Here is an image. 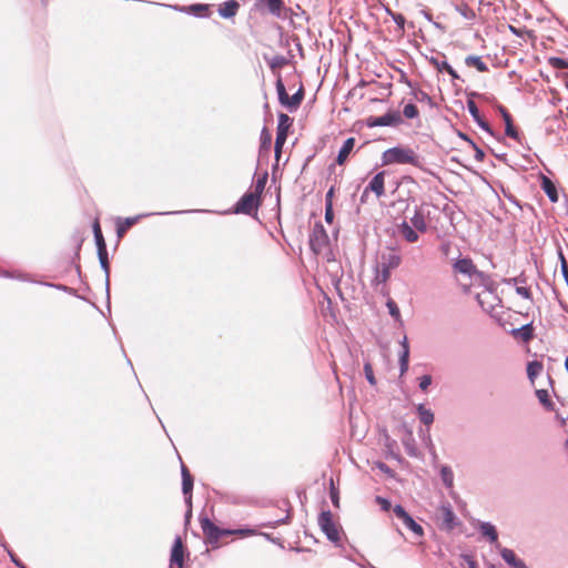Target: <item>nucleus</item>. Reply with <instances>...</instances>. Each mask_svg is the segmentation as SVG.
I'll use <instances>...</instances> for the list:
<instances>
[{
  "label": "nucleus",
  "instance_id": "69168bd1",
  "mask_svg": "<svg viewBox=\"0 0 568 568\" xmlns=\"http://www.w3.org/2000/svg\"><path fill=\"white\" fill-rule=\"evenodd\" d=\"M400 346H402L400 353H406L407 356H409V345H408L407 336L403 337V339L400 341Z\"/></svg>",
  "mask_w": 568,
  "mask_h": 568
},
{
  "label": "nucleus",
  "instance_id": "774afa93",
  "mask_svg": "<svg viewBox=\"0 0 568 568\" xmlns=\"http://www.w3.org/2000/svg\"><path fill=\"white\" fill-rule=\"evenodd\" d=\"M333 194H334V187H331L325 195V204H327V203L333 204V201H332Z\"/></svg>",
  "mask_w": 568,
  "mask_h": 568
},
{
  "label": "nucleus",
  "instance_id": "4c0bfd02",
  "mask_svg": "<svg viewBox=\"0 0 568 568\" xmlns=\"http://www.w3.org/2000/svg\"><path fill=\"white\" fill-rule=\"evenodd\" d=\"M387 13L392 17L393 21L396 23L398 30L400 32H404V29H405V22H406V19L405 17L402 14V13H396V12H393L390 11L389 9H387Z\"/></svg>",
  "mask_w": 568,
  "mask_h": 568
},
{
  "label": "nucleus",
  "instance_id": "8fccbe9b",
  "mask_svg": "<svg viewBox=\"0 0 568 568\" xmlns=\"http://www.w3.org/2000/svg\"><path fill=\"white\" fill-rule=\"evenodd\" d=\"M383 438L385 447L389 453H392L393 448L396 446V442L390 438L386 429L383 430Z\"/></svg>",
  "mask_w": 568,
  "mask_h": 568
},
{
  "label": "nucleus",
  "instance_id": "e2e57ef3",
  "mask_svg": "<svg viewBox=\"0 0 568 568\" xmlns=\"http://www.w3.org/2000/svg\"><path fill=\"white\" fill-rule=\"evenodd\" d=\"M463 559L467 565L466 568H477V564L471 556L463 555Z\"/></svg>",
  "mask_w": 568,
  "mask_h": 568
},
{
  "label": "nucleus",
  "instance_id": "393cba45",
  "mask_svg": "<svg viewBox=\"0 0 568 568\" xmlns=\"http://www.w3.org/2000/svg\"><path fill=\"white\" fill-rule=\"evenodd\" d=\"M398 232L408 243H415L418 241V231L410 226L406 221L398 225Z\"/></svg>",
  "mask_w": 568,
  "mask_h": 568
},
{
  "label": "nucleus",
  "instance_id": "6e6552de",
  "mask_svg": "<svg viewBox=\"0 0 568 568\" xmlns=\"http://www.w3.org/2000/svg\"><path fill=\"white\" fill-rule=\"evenodd\" d=\"M293 123V119L285 113L278 114L277 132L275 139V155L278 159L282 148L286 142L288 129Z\"/></svg>",
  "mask_w": 568,
  "mask_h": 568
},
{
  "label": "nucleus",
  "instance_id": "ddd939ff",
  "mask_svg": "<svg viewBox=\"0 0 568 568\" xmlns=\"http://www.w3.org/2000/svg\"><path fill=\"white\" fill-rule=\"evenodd\" d=\"M181 475H182V493L184 495V499L189 509L186 511V519L192 514V490H193V477L190 474L187 467L182 464L181 466Z\"/></svg>",
  "mask_w": 568,
  "mask_h": 568
},
{
  "label": "nucleus",
  "instance_id": "4d7b16f0",
  "mask_svg": "<svg viewBox=\"0 0 568 568\" xmlns=\"http://www.w3.org/2000/svg\"><path fill=\"white\" fill-rule=\"evenodd\" d=\"M376 503L381 506V508L383 510H389L390 507H392V504L388 499L384 498V497H381V496H377L376 497Z\"/></svg>",
  "mask_w": 568,
  "mask_h": 568
},
{
  "label": "nucleus",
  "instance_id": "a211bd4d",
  "mask_svg": "<svg viewBox=\"0 0 568 568\" xmlns=\"http://www.w3.org/2000/svg\"><path fill=\"white\" fill-rule=\"evenodd\" d=\"M443 525L447 530H453L460 523L453 511L450 504H443L440 507Z\"/></svg>",
  "mask_w": 568,
  "mask_h": 568
},
{
  "label": "nucleus",
  "instance_id": "7ed1b4c3",
  "mask_svg": "<svg viewBox=\"0 0 568 568\" xmlns=\"http://www.w3.org/2000/svg\"><path fill=\"white\" fill-rule=\"evenodd\" d=\"M275 87L277 91L278 101L283 106L287 108L290 111H294L301 105L304 99L303 87H301L292 97H290L286 92L281 74H278V78L275 82Z\"/></svg>",
  "mask_w": 568,
  "mask_h": 568
},
{
  "label": "nucleus",
  "instance_id": "79ce46f5",
  "mask_svg": "<svg viewBox=\"0 0 568 568\" xmlns=\"http://www.w3.org/2000/svg\"><path fill=\"white\" fill-rule=\"evenodd\" d=\"M403 114L407 119H414L418 115V109L415 104L408 103L404 106Z\"/></svg>",
  "mask_w": 568,
  "mask_h": 568
},
{
  "label": "nucleus",
  "instance_id": "ea45409f",
  "mask_svg": "<svg viewBox=\"0 0 568 568\" xmlns=\"http://www.w3.org/2000/svg\"><path fill=\"white\" fill-rule=\"evenodd\" d=\"M266 181H267V173L265 172L262 176H260L257 179V181H256V183L254 185L253 193L261 197V195H262V193L264 191Z\"/></svg>",
  "mask_w": 568,
  "mask_h": 568
},
{
  "label": "nucleus",
  "instance_id": "9b49d317",
  "mask_svg": "<svg viewBox=\"0 0 568 568\" xmlns=\"http://www.w3.org/2000/svg\"><path fill=\"white\" fill-rule=\"evenodd\" d=\"M453 271L468 276L469 278H484V272L477 270L476 265L469 257L458 258L453 263Z\"/></svg>",
  "mask_w": 568,
  "mask_h": 568
},
{
  "label": "nucleus",
  "instance_id": "f704fd0d",
  "mask_svg": "<svg viewBox=\"0 0 568 568\" xmlns=\"http://www.w3.org/2000/svg\"><path fill=\"white\" fill-rule=\"evenodd\" d=\"M265 6L267 7L268 11L276 17L281 16L283 1L282 0H265Z\"/></svg>",
  "mask_w": 568,
  "mask_h": 568
},
{
  "label": "nucleus",
  "instance_id": "cd10ccee",
  "mask_svg": "<svg viewBox=\"0 0 568 568\" xmlns=\"http://www.w3.org/2000/svg\"><path fill=\"white\" fill-rule=\"evenodd\" d=\"M99 262L101 265V268L104 271L105 274V288L106 293L109 294L110 288V264H109V257H108V251L98 252Z\"/></svg>",
  "mask_w": 568,
  "mask_h": 568
},
{
  "label": "nucleus",
  "instance_id": "b1692460",
  "mask_svg": "<svg viewBox=\"0 0 568 568\" xmlns=\"http://www.w3.org/2000/svg\"><path fill=\"white\" fill-rule=\"evenodd\" d=\"M240 8V4L236 0L225 1L219 8V14L224 19L233 18Z\"/></svg>",
  "mask_w": 568,
  "mask_h": 568
},
{
  "label": "nucleus",
  "instance_id": "13d9d810",
  "mask_svg": "<svg viewBox=\"0 0 568 568\" xmlns=\"http://www.w3.org/2000/svg\"><path fill=\"white\" fill-rule=\"evenodd\" d=\"M334 219L333 204H325V221L332 223Z\"/></svg>",
  "mask_w": 568,
  "mask_h": 568
},
{
  "label": "nucleus",
  "instance_id": "6ab92c4d",
  "mask_svg": "<svg viewBox=\"0 0 568 568\" xmlns=\"http://www.w3.org/2000/svg\"><path fill=\"white\" fill-rule=\"evenodd\" d=\"M479 531L480 534L487 538L490 544H494L496 548L500 549V545L498 544V532L496 527L488 521L479 523Z\"/></svg>",
  "mask_w": 568,
  "mask_h": 568
},
{
  "label": "nucleus",
  "instance_id": "5fc2aeb1",
  "mask_svg": "<svg viewBox=\"0 0 568 568\" xmlns=\"http://www.w3.org/2000/svg\"><path fill=\"white\" fill-rule=\"evenodd\" d=\"M375 465H376V468H378L382 473L388 475L389 477L394 476V470L388 465H386L385 463L376 462Z\"/></svg>",
  "mask_w": 568,
  "mask_h": 568
},
{
  "label": "nucleus",
  "instance_id": "c756f323",
  "mask_svg": "<svg viewBox=\"0 0 568 568\" xmlns=\"http://www.w3.org/2000/svg\"><path fill=\"white\" fill-rule=\"evenodd\" d=\"M465 64L469 68H476L479 72L488 71V65L478 55H467L465 58Z\"/></svg>",
  "mask_w": 568,
  "mask_h": 568
},
{
  "label": "nucleus",
  "instance_id": "a878e982",
  "mask_svg": "<svg viewBox=\"0 0 568 568\" xmlns=\"http://www.w3.org/2000/svg\"><path fill=\"white\" fill-rule=\"evenodd\" d=\"M510 334L514 336V337H520V339L523 342H529L534 337V327H532V323H529V324H525L523 325L521 327H518V328H513L510 331Z\"/></svg>",
  "mask_w": 568,
  "mask_h": 568
},
{
  "label": "nucleus",
  "instance_id": "473e14b6",
  "mask_svg": "<svg viewBox=\"0 0 568 568\" xmlns=\"http://www.w3.org/2000/svg\"><path fill=\"white\" fill-rule=\"evenodd\" d=\"M440 478L446 488L454 486V473L449 466H442Z\"/></svg>",
  "mask_w": 568,
  "mask_h": 568
},
{
  "label": "nucleus",
  "instance_id": "20e7f679",
  "mask_svg": "<svg viewBox=\"0 0 568 568\" xmlns=\"http://www.w3.org/2000/svg\"><path fill=\"white\" fill-rule=\"evenodd\" d=\"M201 528L205 535L206 542L213 547L217 546L221 538L233 535L232 529L220 528L207 517L201 519Z\"/></svg>",
  "mask_w": 568,
  "mask_h": 568
},
{
  "label": "nucleus",
  "instance_id": "423d86ee",
  "mask_svg": "<svg viewBox=\"0 0 568 568\" xmlns=\"http://www.w3.org/2000/svg\"><path fill=\"white\" fill-rule=\"evenodd\" d=\"M260 205L261 197L253 192H246L236 202L233 213L251 215L257 211Z\"/></svg>",
  "mask_w": 568,
  "mask_h": 568
},
{
  "label": "nucleus",
  "instance_id": "338daca9",
  "mask_svg": "<svg viewBox=\"0 0 568 568\" xmlns=\"http://www.w3.org/2000/svg\"><path fill=\"white\" fill-rule=\"evenodd\" d=\"M43 285L50 286V287H54V288H57L59 291H63V292H69L70 291V288L68 286L63 285V284H53V283L45 282V283H43Z\"/></svg>",
  "mask_w": 568,
  "mask_h": 568
},
{
  "label": "nucleus",
  "instance_id": "f8f14e48",
  "mask_svg": "<svg viewBox=\"0 0 568 568\" xmlns=\"http://www.w3.org/2000/svg\"><path fill=\"white\" fill-rule=\"evenodd\" d=\"M328 243V235L326 230L321 223H316L310 234V246L311 250L318 254Z\"/></svg>",
  "mask_w": 568,
  "mask_h": 568
},
{
  "label": "nucleus",
  "instance_id": "603ef678",
  "mask_svg": "<svg viewBox=\"0 0 568 568\" xmlns=\"http://www.w3.org/2000/svg\"><path fill=\"white\" fill-rule=\"evenodd\" d=\"M291 520V515L287 514L284 518H281V519H277L275 521H272V523H267V524H263V526L265 527H271V528H275L280 525H286L288 524Z\"/></svg>",
  "mask_w": 568,
  "mask_h": 568
},
{
  "label": "nucleus",
  "instance_id": "680f3d73",
  "mask_svg": "<svg viewBox=\"0 0 568 568\" xmlns=\"http://www.w3.org/2000/svg\"><path fill=\"white\" fill-rule=\"evenodd\" d=\"M445 72H447L453 80H459L458 73L454 70V68L449 63H444Z\"/></svg>",
  "mask_w": 568,
  "mask_h": 568
},
{
  "label": "nucleus",
  "instance_id": "de8ad7c7",
  "mask_svg": "<svg viewBox=\"0 0 568 568\" xmlns=\"http://www.w3.org/2000/svg\"><path fill=\"white\" fill-rule=\"evenodd\" d=\"M457 10L467 20H473L476 17L475 11L468 6L458 7Z\"/></svg>",
  "mask_w": 568,
  "mask_h": 568
},
{
  "label": "nucleus",
  "instance_id": "c03bdc74",
  "mask_svg": "<svg viewBox=\"0 0 568 568\" xmlns=\"http://www.w3.org/2000/svg\"><path fill=\"white\" fill-rule=\"evenodd\" d=\"M413 95L419 102H426L428 104L432 103L430 95L427 92L423 91L422 89L414 90Z\"/></svg>",
  "mask_w": 568,
  "mask_h": 568
},
{
  "label": "nucleus",
  "instance_id": "c9c22d12",
  "mask_svg": "<svg viewBox=\"0 0 568 568\" xmlns=\"http://www.w3.org/2000/svg\"><path fill=\"white\" fill-rule=\"evenodd\" d=\"M271 144H272V135L266 128H263V130L261 132V146H260L261 152L270 151Z\"/></svg>",
  "mask_w": 568,
  "mask_h": 568
},
{
  "label": "nucleus",
  "instance_id": "1a4fd4ad",
  "mask_svg": "<svg viewBox=\"0 0 568 568\" xmlns=\"http://www.w3.org/2000/svg\"><path fill=\"white\" fill-rule=\"evenodd\" d=\"M393 513L402 524L409 529L416 537L420 538L424 535L423 527L406 511L402 505H396Z\"/></svg>",
  "mask_w": 568,
  "mask_h": 568
},
{
  "label": "nucleus",
  "instance_id": "0e129e2a",
  "mask_svg": "<svg viewBox=\"0 0 568 568\" xmlns=\"http://www.w3.org/2000/svg\"><path fill=\"white\" fill-rule=\"evenodd\" d=\"M8 554L11 558V561L19 568H27L22 562L21 560L16 556V554L11 550H8Z\"/></svg>",
  "mask_w": 568,
  "mask_h": 568
},
{
  "label": "nucleus",
  "instance_id": "e433bc0d",
  "mask_svg": "<svg viewBox=\"0 0 568 568\" xmlns=\"http://www.w3.org/2000/svg\"><path fill=\"white\" fill-rule=\"evenodd\" d=\"M542 371L541 363L537 361L529 362L527 365V375L532 381Z\"/></svg>",
  "mask_w": 568,
  "mask_h": 568
},
{
  "label": "nucleus",
  "instance_id": "72a5a7b5",
  "mask_svg": "<svg viewBox=\"0 0 568 568\" xmlns=\"http://www.w3.org/2000/svg\"><path fill=\"white\" fill-rule=\"evenodd\" d=\"M210 7L209 4L195 3L191 4L187 8V12L194 14L195 17H206L209 14Z\"/></svg>",
  "mask_w": 568,
  "mask_h": 568
},
{
  "label": "nucleus",
  "instance_id": "49530a36",
  "mask_svg": "<svg viewBox=\"0 0 568 568\" xmlns=\"http://www.w3.org/2000/svg\"><path fill=\"white\" fill-rule=\"evenodd\" d=\"M386 306H387L388 312H389L392 317H394L395 320H399L400 318L399 308H398L397 304L393 300H388L387 303H386Z\"/></svg>",
  "mask_w": 568,
  "mask_h": 568
},
{
  "label": "nucleus",
  "instance_id": "0eeeda50",
  "mask_svg": "<svg viewBox=\"0 0 568 568\" xmlns=\"http://www.w3.org/2000/svg\"><path fill=\"white\" fill-rule=\"evenodd\" d=\"M403 122V118L399 111H388L384 115L381 116H368L365 119V124L367 128L375 126H396Z\"/></svg>",
  "mask_w": 568,
  "mask_h": 568
},
{
  "label": "nucleus",
  "instance_id": "412c9836",
  "mask_svg": "<svg viewBox=\"0 0 568 568\" xmlns=\"http://www.w3.org/2000/svg\"><path fill=\"white\" fill-rule=\"evenodd\" d=\"M355 143H356V140L354 138H348L344 141L342 148L338 151L337 158H336V163L338 165H343L347 161L349 154L352 153V151L355 146Z\"/></svg>",
  "mask_w": 568,
  "mask_h": 568
},
{
  "label": "nucleus",
  "instance_id": "052dcab7",
  "mask_svg": "<svg viewBox=\"0 0 568 568\" xmlns=\"http://www.w3.org/2000/svg\"><path fill=\"white\" fill-rule=\"evenodd\" d=\"M331 484H332V488H331V499H332V503L335 507H338L339 506V497H338V491L334 488L333 486V480H331Z\"/></svg>",
  "mask_w": 568,
  "mask_h": 568
},
{
  "label": "nucleus",
  "instance_id": "58836bf2",
  "mask_svg": "<svg viewBox=\"0 0 568 568\" xmlns=\"http://www.w3.org/2000/svg\"><path fill=\"white\" fill-rule=\"evenodd\" d=\"M548 63L554 68L558 70H564L568 68V60L559 58V57H550L548 59Z\"/></svg>",
  "mask_w": 568,
  "mask_h": 568
},
{
  "label": "nucleus",
  "instance_id": "7c9ffc66",
  "mask_svg": "<svg viewBox=\"0 0 568 568\" xmlns=\"http://www.w3.org/2000/svg\"><path fill=\"white\" fill-rule=\"evenodd\" d=\"M93 234H94L97 251L98 252L108 251L106 250V243L104 241V237H103V234H102V231H101L99 222H95L93 224Z\"/></svg>",
  "mask_w": 568,
  "mask_h": 568
},
{
  "label": "nucleus",
  "instance_id": "f3484780",
  "mask_svg": "<svg viewBox=\"0 0 568 568\" xmlns=\"http://www.w3.org/2000/svg\"><path fill=\"white\" fill-rule=\"evenodd\" d=\"M467 109H468V112L470 113V115L473 116V119L475 120V122L484 131H486L490 135H494L491 126L489 125V123L486 120L483 119V116L479 113V109H478L477 104L475 103V101L473 99H468L467 100Z\"/></svg>",
  "mask_w": 568,
  "mask_h": 568
},
{
  "label": "nucleus",
  "instance_id": "a18cd8bd",
  "mask_svg": "<svg viewBox=\"0 0 568 568\" xmlns=\"http://www.w3.org/2000/svg\"><path fill=\"white\" fill-rule=\"evenodd\" d=\"M399 372L400 375H404L408 371L409 366V356L406 353H399Z\"/></svg>",
  "mask_w": 568,
  "mask_h": 568
},
{
  "label": "nucleus",
  "instance_id": "aec40b11",
  "mask_svg": "<svg viewBox=\"0 0 568 568\" xmlns=\"http://www.w3.org/2000/svg\"><path fill=\"white\" fill-rule=\"evenodd\" d=\"M410 223L418 232L424 233L427 231L426 215L422 207H415L414 215L410 217Z\"/></svg>",
  "mask_w": 568,
  "mask_h": 568
},
{
  "label": "nucleus",
  "instance_id": "a19ab883",
  "mask_svg": "<svg viewBox=\"0 0 568 568\" xmlns=\"http://www.w3.org/2000/svg\"><path fill=\"white\" fill-rule=\"evenodd\" d=\"M364 374H365V378L367 379V382L372 386H375L377 382H376V378L374 376L372 364L369 362H366L364 364Z\"/></svg>",
  "mask_w": 568,
  "mask_h": 568
},
{
  "label": "nucleus",
  "instance_id": "2f4dec72",
  "mask_svg": "<svg viewBox=\"0 0 568 568\" xmlns=\"http://www.w3.org/2000/svg\"><path fill=\"white\" fill-rule=\"evenodd\" d=\"M536 395L540 402V404L548 410L554 412L555 410V404L549 398V394L546 389H538L536 390Z\"/></svg>",
  "mask_w": 568,
  "mask_h": 568
},
{
  "label": "nucleus",
  "instance_id": "9d476101",
  "mask_svg": "<svg viewBox=\"0 0 568 568\" xmlns=\"http://www.w3.org/2000/svg\"><path fill=\"white\" fill-rule=\"evenodd\" d=\"M195 212H202L201 210H181V211H174V212H160V213H148V214H140L136 216L125 217L124 220H120L116 226L118 235H123L130 227H132L141 217L144 216H151V215H166V214H187V213H195Z\"/></svg>",
  "mask_w": 568,
  "mask_h": 568
},
{
  "label": "nucleus",
  "instance_id": "dca6fc26",
  "mask_svg": "<svg viewBox=\"0 0 568 568\" xmlns=\"http://www.w3.org/2000/svg\"><path fill=\"white\" fill-rule=\"evenodd\" d=\"M384 179V171L375 174L373 179L369 181L368 185L365 187L364 194H367L368 192H374L377 197L383 196L385 194Z\"/></svg>",
  "mask_w": 568,
  "mask_h": 568
},
{
  "label": "nucleus",
  "instance_id": "c85d7f7f",
  "mask_svg": "<svg viewBox=\"0 0 568 568\" xmlns=\"http://www.w3.org/2000/svg\"><path fill=\"white\" fill-rule=\"evenodd\" d=\"M416 410L424 425L429 427L434 423V413L429 408H426L425 405L419 404L416 407Z\"/></svg>",
  "mask_w": 568,
  "mask_h": 568
},
{
  "label": "nucleus",
  "instance_id": "2eb2a0df",
  "mask_svg": "<svg viewBox=\"0 0 568 568\" xmlns=\"http://www.w3.org/2000/svg\"><path fill=\"white\" fill-rule=\"evenodd\" d=\"M184 555H185V550H184L182 539H181V537L178 536V537H175L172 549H171L169 567L173 568V566L176 565L179 568H184Z\"/></svg>",
  "mask_w": 568,
  "mask_h": 568
},
{
  "label": "nucleus",
  "instance_id": "5701e85b",
  "mask_svg": "<svg viewBox=\"0 0 568 568\" xmlns=\"http://www.w3.org/2000/svg\"><path fill=\"white\" fill-rule=\"evenodd\" d=\"M264 59L266 60L273 74L276 75V79L278 78V74H281L278 70L290 63V60L286 57L280 54L272 58L264 55Z\"/></svg>",
  "mask_w": 568,
  "mask_h": 568
},
{
  "label": "nucleus",
  "instance_id": "09e8293b",
  "mask_svg": "<svg viewBox=\"0 0 568 568\" xmlns=\"http://www.w3.org/2000/svg\"><path fill=\"white\" fill-rule=\"evenodd\" d=\"M433 378L430 375H423L418 378V387L420 390L426 392L428 387L432 385Z\"/></svg>",
  "mask_w": 568,
  "mask_h": 568
},
{
  "label": "nucleus",
  "instance_id": "37998d69",
  "mask_svg": "<svg viewBox=\"0 0 568 568\" xmlns=\"http://www.w3.org/2000/svg\"><path fill=\"white\" fill-rule=\"evenodd\" d=\"M439 54L442 58H444V60H439V58L437 57H430L428 61L432 65L436 68L438 72H445V68L443 67V64L448 62L445 60V55L443 53Z\"/></svg>",
  "mask_w": 568,
  "mask_h": 568
},
{
  "label": "nucleus",
  "instance_id": "f257e3e1",
  "mask_svg": "<svg viewBox=\"0 0 568 568\" xmlns=\"http://www.w3.org/2000/svg\"><path fill=\"white\" fill-rule=\"evenodd\" d=\"M382 164H412L418 169H422L424 165V158L418 155L413 149L408 146H394L383 152Z\"/></svg>",
  "mask_w": 568,
  "mask_h": 568
},
{
  "label": "nucleus",
  "instance_id": "6e6d98bb",
  "mask_svg": "<svg viewBox=\"0 0 568 568\" xmlns=\"http://www.w3.org/2000/svg\"><path fill=\"white\" fill-rule=\"evenodd\" d=\"M516 293L520 295L523 298L531 300V293L528 287L525 286H516Z\"/></svg>",
  "mask_w": 568,
  "mask_h": 568
},
{
  "label": "nucleus",
  "instance_id": "bf43d9fd",
  "mask_svg": "<svg viewBox=\"0 0 568 568\" xmlns=\"http://www.w3.org/2000/svg\"><path fill=\"white\" fill-rule=\"evenodd\" d=\"M409 440H413L412 432H408V439L404 440L403 443H404V445L406 447V450H407L408 455L415 456V448L412 445V443H409Z\"/></svg>",
  "mask_w": 568,
  "mask_h": 568
},
{
  "label": "nucleus",
  "instance_id": "3c124183",
  "mask_svg": "<svg viewBox=\"0 0 568 568\" xmlns=\"http://www.w3.org/2000/svg\"><path fill=\"white\" fill-rule=\"evenodd\" d=\"M469 144L475 151V160L483 162L485 159V152L473 140H469Z\"/></svg>",
  "mask_w": 568,
  "mask_h": 568
},
{
  "label": "nucleus",
  "instance_id": "f03ea898",
  "mask_svg": "<svg viewBox=\"0 0 568 568\" xmlns=\"http://www.w3.org/2000/svg\"><path fill=\"white\" fill-rule=\"evenodd\" d=\"M400 262V255L395 252L382 253L375 266L374 282L376 284H385L389 280L392 271L397 268Z\"/></svg>",
  "mask_w": 568,
  "mask_h": 568
},
{
  "label": "nucleus",
  "instance_id": "864d4df0",
  "mask_svg": "<svg viewBox=\"0 0 568 568\" xmlns=\"http://www.w3.org/2000/svg\"><path fill=\"white\" fill-rule=\"evenodd\" d=\"M232 530H233V535H239L242 537H248V536H253L256 534V530L252 529V528H240V529H232Z\"/></svg>",
  "mask_w": 568,
  "mask_h": 568
},
{
  "label": "nucleus",
  "instance_id": "4be33fe9",
  "mask_svg": "<svg viewBox=\"0 0 568 568\" xmlns=\"http://www.w3.org/2000/svg\"><path fill=\"white\" fill-rule=\"evenodd\" d=\"M499 554L501 558L513 568H528L526 564L516 557L515 552L508 548H500Z\"/></svg>",
  "mask_w": 568,
  "mask_h": 568
},
{
  "label": "nucleus",
  "instance_id": "39448f33",
  "mask_svg": "<svg viewBox=\"0 0 568 568\" xmlns=\"http://www.w3.org/2000/svg\"><path fill=\"white\" fill-rule=\"evenodd\" d=\"M318 526L322 531L325 534L326 538L337 544L339 541V528L333 520V515L331 510H323L318 516Z\"/></svg>",
  "mask_w": 568,
  "mask_h": 568
},
{
  "label": "nucleus",
  "instance_id": "4468645a",
  "mask_svg": "<svg viewBox=\"0 0 568 568\" xmlns=\"http://www.w3.org/2000/svg\"><path fill=\"white\" fill-rule=\"evenodd\" d=\"M498 111L501 114L503 120L505 122V134L508 138H511V139L516 140L518 143H521V134L519 133V131L515 126L510 113L503 105L498 106Z\"/></svg>",
  "mask_w": 568,
  "mask_h": 568
},
{
  "label": "nucleus",
  "instance_id": "bb28decb",
  "mask_svg": "<svg viewBox=\"0 0 568 568\" xmlns=\"http://www.w3.org/2000/svg\"><path fill=\"white\" fill-rule=\"evenodd\" d=\"M541 189L552 203H556L558 201L557 187L549 178L542 176Z\"/></svg>",
  "mask_w": 568,
  "mask_h": 568
}]
</instances>
